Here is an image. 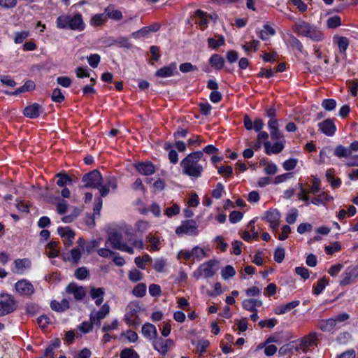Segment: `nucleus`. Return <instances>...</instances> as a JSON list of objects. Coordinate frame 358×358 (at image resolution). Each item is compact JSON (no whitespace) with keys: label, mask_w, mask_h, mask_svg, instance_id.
<instances>
[{"label":"nucleus","mask_w":358,"mask_h":358,"mask_svg":"<svg viewBox=\"0 0 358 358\" xmlns=\"http://www.w3.org/2000/svg\"><path fill=\"white\" fill-rule=\"evenodd\" d=\"M203 155V152L197 151L186 156L180 162L182 173L192 178L201 177L204 169L201 163Z\"/></svg>","instance_id":"nucleus-1"},{"label":"nucleus","mask_w":358,"mask_h":358,"mask_svg":"<svg viewBox=\"0 0 358 358\" xmlns=\"http://www.w3.org/2000/svg\"><path fill=\"white\" fill-rule=\"evenodd\" d=\"M292 29L298 35L310 38L313 41L319 42L324 39L322 31L305 21L296 22Z\"/></svg>","instance_id":"nucleus-2"},{"label":"nucleus","mask_w":358,"mask_h":358,"mask_svg":"<svg viewBox=\"0 0 358 358\" xmlns=\"http://www.w3.org/2000/svg\"><path fill=\"white\" fill-rule=\"evenodd\" d=\"M57 26L61 29H70L72 30L83 31L85 29V23L81 14L78 13L73 16L62 15L57 19Z\"/></svg>","instance_id":"nucleus-3"},{"label":"nucleus","mask_w":358,"mask_h":358,"mask_svg":"<svg viewBox=\"0 0 358 358\" xmlns=\"http://www.w3.org/2000/svg\"><path fill=\"white\" fill-rule=\"evenodd\" d=\"M82 180L85 183V187H92L99 189L103 178L100 172L98 170L94 169L90 173L85 174Z\"/></svg>","instance_id":"nucleus-4"},{"label":"nucleus","mask_w":358,"mask_h":358,"mask_svg":"<svg viewBox=\"0 0 358 358\" xmlns=\"http://www.w3.org/2000/svg\"><path fill=\"white\" fill-rule=\"evenodd\" d=\"M318 341L317 334L316 332H311L297 341L298 345L296 347V351L301 350L306 353L310 347L316 345Z\"/></svg>","instance_id":"nucleus-5"},{"label":"nucleus","mask_w":358,"mask_h":358,"mask_svg":"<svg viewBox=\"0 0 358 358\" xmlns=\"http://www.w3.org/2000/svg\"><path fill=\"white\" fill-rule=\"evenodd\" d=\"M65 292L69 296H73L76 301H82L87 295L86 288L74 282H70L66 287Z\"/></svg>","instance_id":"nucleus-6"},{"label":"nucleus","mask_w":358,"mask_h":358,"mask_svg":"<svg viewBox=\"0 0 358 358\" xmlns=\"http://www.w3.org/2000/svg\"><path fill=\"white\" fill-rule=\"evenodd\" d=\"M217 262L215 260H209L206 263L200 265L199 268L194 273V277L199 279L201 276L205 278H210L215 275V271L213 270V267L216 266Z\"/></svg>","instance_id":"nucleus-7"},{"label":"nucleus","mask_w":358,"mask_h":358,"mask_svg":"<svg viewBox=\"0 0 358 358\" xmlns=\"http://www.w3.org/2000/svg\"><path fill=\"white\" fill-rule=\"evenodd\" d=\"M16 308V304L13 298L9 294L0 296V317L13 312Z\"/></svg>","instance_id":"nucleus-8"},{"label":"nucleus","mask_w":358,"mask_h":358,"mask_svg":"<svg viewBox=\"0 0 358 358\" xmlns=\"http://www.w3.org/2000/svg\"><path fill=\"white\" fill-rule=\"evenodd\" d=\"M176 233L178 236L183 234L196 236L198 234L197 224L193 220L182 222V224L176 229Z\"/></svg>","instance_id":"nucleus-9"},{"label":"nucleus","mask_w":358,"mask_h":358,"mask_svg":"<svg viewBox=\"0 0 358 358\" xmlns=\"http://www.w3.org/2000/svg\"><path fill=\"white\" fill-rule=\"evenodd\" d=\"M110 310V306L108 303H104L99 310L96 311L94 310L91 312L90 320L92 324L100 326L101 320L109 314Z\"/></svg>","instance_id":"nucleus-10"},{"label":"nucleus","mask_w":358,"mask_h":358,"mask_svg":"<svg viewBox=\"0 0 358 358\" xmlns=\"http://www.w3.org/2000/svg\"><path fill=\"white\" fill-rule=\"evenodd\" d=\"M268 223H270V227L273 231H277L279 227L280 214L276 210H271L265 213L264 217L262 218Z\"/></svg>","instance_id":"nucleus-11"},{"label":"nucleus","mask_w":358,"mask_h":358,"mask_svg":"<svg viewBox=\"0 0 358 358\" xmlns=\"http://www.w3.org/2000/svg\"><path fill=\"white\" fill-rule=\"evenodd\" d=\"M15 288L20 295L29 296L34 292L33 285L25 279L17 281L15 285Z\"/></svg>","instance_id":"nucleus-12"},{"label":"nucleus","mask_w":358,"mask_h":358,"mask_svg":"<svg viewBox=\"0 0 358 358\" xmlns=\"http://www.w3.org/2000/svg\"><path fill=\"white\" fill-rule=\"evenodd\" d=\"M358 277V268L355 266L348 267L342 274L340 285L345 286L351 284Z\"/></svg>","instance_id":"nucleus-13"},{"label":"nucleus","mask_w":358,"mask_h":358,"mask_svg":"<svg viewBox=\"0 0 358 358\" xmlns=\"http://www.w3.org/2000/svg\"><path fill=\"white\" fill-rule=\"evenodd\" d=\"M125 243L122 242V235L118 232H112L106 241V245H110L113 249L120 250Z\"/></svg>","instance_id":"nucleus-14"},{"label":"nucleus","mask_w":358,"mask_h":358,"mask_svg":"<svg viewBox=\"0 0 358 358\" xmlns=\"http://www.w3.org/2000/svg\"><path fill=\"white\" fill-rule=\"evenodd\" d=\"M105 185L101 184L99 193L101 196L105 197L110 192V189H115L117 187V180L114 176H107L104 178Z\"/></svg>","instance_id":"nucleus-15"},{"label":"nucleus","mask_w":358,"mask_h":358,"mask_svg":"<svg viewBox=\"0 0 358 358\" xmlns=\"http://www.w3.org/2000/svg\"><path fill=\"white\" fill-rule=\"evenodd\" d=\"M173 344L171 339L164 340L162 338L157 337L153 341L155 350H157L162 355H166L169 352V347Z\"/></svg>","instance_id":"nucleus-16"},{"label":"nucleus","mask_w":358,"mask_h":358,"mask_svg":"<svg viewBox=\"0 0 358 358\" xmlns=\"http://www.w3.org/2000/svg\"><path fill=\"white\" fill-rule=\"evenodd\" d=\"M320 130L327 136H331L335 134L336 126L334 121L331 119H326L325 120L318 124Z\"/></svg>","instance_id":"nucleus-17"},{"label":"nucleus","mask_w":358,"mask_h":358,"mask_svg":"<svg viewBox=\"0 0 358 358\" xmlns=\"http://www.w3.org/2000/svg\"><path fill=\"white\" fill-rule=\"evenodd\" d=\"M41 112L42 108L41 105L37 103L27 106L23 110V113L26 117L32 119L37 118Z\"/></svg>","instance_id":"nucleus-18"},{"label":"nucleus","mask_w":358,"mask_h":358,"mask_svg":"<svg viewBox=\"0 0 358 358\" xmlns=\"http://www.w3.org/2000/svg\"><path fill=\"white\" fill-rule=\"evenodd\" d=\"M58 234L66 239L64 241V244L66 246H70L73 243V239L74 238L75 234L71 229L69 227H59L57 229Z\"/></svg>","instance_id":"nucleus-19"},{"label":"nucleus","mask_w":358,"mask_h":358,"mask_svg":"<svg viewBox=\"0 0 358 358\" xmlns=\"http://www.w3.org/2000/svg\"><path fill=\"white\" fill-rule=\"evenodd\" d=\"M135 167L141 174L145 176H150L155 172V166L150 162L138 163Z\"/></svg>","instance_id":"nucleus-20"},{"label":"nucleus","mask_w":358,"mask_h":358,"mask_svg":"<svg viewBox=\"0 0 358 358\" xmlns=\"http://www.w3.org/2000/svg\"><path fill=\"white\" fill-rule=\"evenodd\" d=\"M264 145L267 155L278 154L284 148V144L281 141L275 143L273 145H271L269 141H265L264 142Z\"/></svg>","instance_id":"nucleus-21"},{"label":"nucleus","mask_w":358,"mask_h":358,"mask_svg":"<svg viewBox=\"0 0 358 358\" xmlns=\"http://www.w3.org/2000/svg\"><path fill=\"white\" fill-rule=\"evenodd\" d=\"M142 334L150 340L155 339L158 335L155 326L149 322L143 325Z\"/></svg>","instance_id":"nucleus-22"},{"label":"nucleus","mask_w":358,"mask_h":358,"mask_svg":"<svg viewBox=\"0 0 358 358\" xmlns=\"http://www.w3.org/2000/svg\"><path fill=\"white\" fill-rule=\"evenodd\" d=\"M15 268L13 271L15 273H22L31 266V262L28 259H17L14 261Z\"/></svg>","instance_id":"nucleus-23"},{"label":"nucleus","mask_w":358,"mask_h":358,"mask_svg":"<svg viewBox=\"0 0 358 358\" xmlns=\"http://www.w3.org/2000/svg\"><path fill=\"white\" fill-rule=\"evenodd\" d=\"M176 64L172 63L169 66H164L157 71L155 76L159 78L170 77L173 75V72L176 71Z\"/></svg>","instance_id":"nucleus-24"},{"label":"nucleus","mask_w":358,"mask_h":358,"mask_svg":"<svg viewBox=\"0 0 358 358\" xmlns=\"http://www.w3.org/2000/svg\"><path fill=\"white\" fill-rule=\"evenodd\" d=\"M300 303V301L298 300L293 301L292 302L287 303L285 305L278 306L275 309V313L277 315H282L285 314L291 310L294 309L296 306H298Z\"/></svg>","instance_id":"nucleus-25"},{"label":"nucleus","mask_w":358,"mask_h":358,"mask_svg":"<svg viewBox=\"0 0 358 358\" xmlns=\"http://www.w3.org/2000/svg\"><path fill=\"white\" fill-rule=\"evenodd\" d=\"M194 16L197 18L196 22L199 24L202 30H204L208 23V18L206 13L201 10H196L194 13Z\"/></svg>","instance_id":"nucleus-26"},{"label":"nucleus","mask_w":358,"mask_h":358,"mask_svg":"<svg viewBox=\"0 0 358 358\" xmlns=\"http://www.w3.org/2000/svg\"><path fill=\"white\" fill-rule=\"evenodd\" d=\"M50 307L57 312H64L69 308V301L66 299H62L60 303L54 300L51 302Z\"/></svg>","instance_id":"nucleus-27"},{"label":"nucleus","mask_w":358,"mask_h":358,"mask_svg":"<svg viewBox=\"0 0 358 358\" xmlns=\"http://www.w3.org/2000/svg\"><path fill=\"white\" fill-rule=\"evenodd\" d=\"M334 199L333 196L329 195L328 193L323 192L317 196H315L312 200L311 203L315 205L325 204L327 202H330Z\"/></svg>","instance_id":"nucleus-28"},{"label":"nucleus","mask_w":358,"mask_h":358,"mask_svg":"<svg viewBox=\"0 0 358 358\" xmlns=\"http://www.w3.org/2000/svg\"><path fill=\"white\" fill-rule=\"evenodd\" d=\"M336 320L334 318H329L326 320H322L319 323V328L322 331H331L336 327Z\"/></svg>","instance_id":"nucleus-29"},{"label":"nucleus","mask_w":358,"mask_h":358,"mask_svg":"<svg viewBox=\"0 0 358 358\" xmlns=\"http://www.w3.org/2000/svg\"><path fill=\"white\" fill-rule=\"evenodd\" d=\"M224 62V59L217 54L213 55L209 59L210 65L217 70H220L223 67Z\"/></svg>","instance_id":"nucleus-30"},{"label":"nucleus","mask_w":358,"mask_h":358,"mask_svg":"<svg viewBox=\"0 0 358 358\" xmlns=\"http://www.w3.org/2000/svg\"><path fill=\"white\" fill-rule=\"evenodd\" d=\"M328 284L329 278L322 277L317 281L316 286L313 287V294L315 295H319L322 292Z\"/></svg>","instance_id":"nucleus-31"},{"label":"nucleus","mask_w":358,"mask_h":358,"mask_svg":"<svg viewBox=\"0 0 358 358\" xmlns=\"http://www.w3.org/2000/svg\"><path fill=\"white\" fill-rule=\"evenodd\" d=\"M275 34V31L268 24H265L263 29L259 32V37L262 40L266 41L271 36H273Z\"/></svg>","instance_id":"nucleus-32"},{"label":"nucleus","mask_w":358,"mask_h":358,"mask_svg":"<svg viewBox=\"0 0 358 358\" xmlns=\"http://www.w3.org/2000/svg\"><path fill=\"white\" fill-rule=\"evenodd\" d=\"M58 242L56 241H50L48 245L47 249L48 251L47 252V255L50 258H55L57 257L59 254V251L57 249Z\"/></svg>","instance_id":"nucleus-33"},{"label":"nucleus","mask_w":358,"mask_h":358,"mask_svg":"<svg viewBox=\"0 0 358 358\" xmlns=\"http://www.w3.org/2000/svg\"><path fill=\"white\" fill-rule=\"evenodd\" d=\"M106 16L114 20H120L122 18V13L120 10L108 7L106 9Z\"/></svg>","instance_id":"nucleus-34"},{"label":"nucleus","mask_w":358,"mask_h":358,"mask_svg":"<svg viewBox=\"0 0 358 358\" xmlns=\"http://www.w3.org/2000/svg\"><path fill=\"white\" fill-rule=\"evenodd\" d=\"M217 37L218 38L217 40L213 38H210L208 39V44L210 48L215 49L224 45V37L222 35H218L217 36Z\"/></svg>","instance_id":"nucleus-35"},{"label":"nucleus","mask_w":358,"mask_h":358,"mask_svg":"<svg viewBox=\"0 0 358 358\" xmlns=\"http://www.w3.org/2000/svg\"><path fill=\"white\" fill-rule=\"evenodd\" d=\"M334 40L336 41L341 52H345L349 45V41L343 36H335Z\"/></svg>","instance_id":"nucleus-36"},{"label":"nucleus","mask_w":358,"mask_h":358,"mask_svg":"<svg viewBox=\"0 0 358 358\" xmlns=\"http://www.w3.org/2000/svg\"><path fill=\"white\" fill-rule=\"evenodd\" d=\"M334 154L338 157H348L351 155V152L349 148L338 145L335 148Z\"/></svg>","instance_id":"nucleus-37"},{"label":"nucleus","mask_w":358,"mask_h":358,"mask_svg":"<svg viewBox=\"0 0 358 358\" xmlns=\"http://www.w3.org/2000/svg\"><path fill=\"white\" fill-rule=\"evenodd\" d=\"M58 178L57 185L59 187H64L68 183H71L72 180L64 173H59L56 176Z\"/></svg>","instance_id":"nucleus-38"},{"label":"nucleus","mask_w":358,"mask_h":358,"mask_svg":"<svg viewBox=\"0 0 358 358\" xmlns=\"http://www.w3.org/2000/svg\"><path fill=\"white\" fill-rule=\"evenodd\" d=\"M327 24L330 29L336 28L341 24V19L338 15L331 17L327 20Z\"/></svg>","instance_id":"nucleus-39"},{"label":"nucleus","mask_w":358,"mask_h":358,"mask_svg":"<svg viewBox=\"0 0 358 358\" xmlns=\"http://www.w3.org/2000/svg\"><path fill=\"white\" fill-rule=\"evenodd\" d=\"M133 294L136 297H143L146 293V286L143 283L138 284L133 289Z\"/></svg>","instance_id":"nucleus-40"},{"label":"nucleus","mask_w":358,"mask_h":358,"mask_svg":"<svg viewBox=\"0 0 358 358\" xmlns=\"http://www.w3.org/2000/svg\"><path fill=\"white\" fill-rule=\"evenodd\" d=\"M192 257L198 260H201L202 258L206 257V253L204 250L199 246H195L192 250Z\"/></svg>","instance_id":"nucleus-41"},{"label":"nucleus","mask_w":358,"mask_h":358,"mask_svg":"<svg viewBox=\"0 0 358 358\" xmlns=\"http://www.w3.org/2000/svg\"><path fill=\"white\" fill-rule=\"evenodd\" d=\"M90 295L92 299L100 298L101 296H104L105 290L101 287H91L90 290Z\"/></svg>","instance_id":"nucleus-42"},{"label":"nucleus","mask_w":358,"mask_h":358,"mask_svg":"<svg viewBox=\"0 0 358 358\" xmlns=\"http://www.w3.org/2000/svg\"><path fill=\"white\" fill-rule=\"evenodd\" d=\"M90 66L92 68H96L101 61V57L98 54H92L87 57Z\"/></svg>","instance_id":"nucleus-43"},{"label":"nucleus","mask_w":358,"mask_h":358,"mask_svg":"<svg viewBox=\"0 0 358 358\" xmlns=\"http://www.w3.org/2000/svg\"><path fill=\"white\" fill-rule=\"evenodd\" d=\"M120 358H139L138 355L131 348H126L120 352Z\"/></svg>","instance_id":"nucleus-44"},{"label":"nucleus","mask_w":358,"mask_h":358,"mask_svg":"<svg viewBox=\"0 0 358 358\" xmlns=\"http://www.w3.org/2000/svg\"><path fill=\"white\" fill-rule=\"evenodd\" d=\"M221 273L223 279L227 280L235 275L236 271L233 266L228 265L222 271Z\"/></svg>","instance_id":"nucleus-45"},{"label":"nucleus","mask_w":358,"mask_h":358,"mask_svg":"<svg viewBox=\"0 0 358 358\" xmlns=\"http://www.w3.org/2000/svg\"><path fill=\"white\" fill-rule=\"evenodd\" d=\"M74 275L78 280H85L89 275V271L85 267H80L76 270Z\"/></svg>","instance_id":"nucleus-46"},{"label":"nucleus","mask_w":358,"mask_h":358,"mask_svg":"<svg viewBox=\"0 0 358 358\" xmlns=\"http://www.w3.org/2000/svg\"><path fill=\"white\" fill-rule=\"evenodd\" d=\"M106 19L104 14H96L92 17L91 24L94 26H100L106 22Z\"/></svg>","instance_id":"nucleus-47"},{"label":"nucleus","mask_w":358,"mask_h":358,"mask_svg":"<svg viewBox=\"0 0 358 358\" xmlns=\"http://www.w3.org/2000/svg\"><path fill=\"white\" fill-rule=\"evenodd\" d=\"M312 186L308 190V192L316 194L320 190V180L317 177H313L311 180Z\"/></svg>","instance_id":"nucleus-48"},{"label":"nucleus","mask_w":358,"mask_h":358,"mask_svg":"<svg viewBox=\"0 0 358 358\" xmlns=\"http://www.w3.org/2000/svg\"><path fill=\"white\" fill-rule=\"evenodd\" d=\"M346 84L351 94L355 96L357 94L358 80H348Z\"/></svg>","instance_id":"nucleus-49"},{"label":"nucleus","mask_w":358,"mask_h":358,"mask_svg":"<svg viewBox=\"0 0 358 358\" xmlns=\"http://www.w3.org/2000/svg\"><path fill=\"white\" fill-rule=\"evenodd\" d=\"M300 187V192L298 193L297 196L299 199H301L306 201V205L308 206L310 204L309 196L307 195L308 194V190L305 189L303 187L302 184H299Z\"/></svg>","instance_id":"nucleus-50"},{"label":"nucleus","mask_w":358,"mask_h":358,"mask_svg":"<svg viewBox=\"0 0 358 358\" xmlns=\"http://www.w3.org/2000/svg\"><path fill=\"white\" fill-rule=\"evenodd\" d=\"M51 98L52 100L56 103H61L65 99L61 92V90L59 88H56L53 90Z\"/></svg>","instance_id":"nucleus-51"},{"label":"nucleus","mask_w":358,"mask_h":358,"mask_svg":"<svg viewBox=\"0 0 358 358\" xmlns=\"http://www.w3.org/2000/svg\"><path fill=\"white\" fill-rule=\"evenodd\" d=\"M285 249L280 247H278L275 249L274 252V259L278 263H281L285 258Z\"/></svg>","instance_id":"nucleus-52"},{"label":"nucleus","mask_w":358,"mask_h":358,"mask_svg":"<svg viewBox=\"0 0 358 358\" xmlns=\"http://www.w3.org/2000/svg\"><path fill=\"white\" fill-rule=\"evenodd\" d=\"M322 106L328 111L334 110L336 106V102L334 99H324L322 103Z\"/></svg>","instance_id":"nucleus-53"},{"label":"nucleus","mask_w":358,"mask_h":358,"mask_svg":"<svg viewBox=\"0 0 358 358\" xmlns=\"http://www.w3.org/2000/svg\"><path fill=\"white\" fill-rule=\"evenodd\" d=\"M341 248V244L338 242H334L333 244L326 246L324 250L327 254L333 255L334 252L340 250Z\"/></svg>","instance_id":"nucleus-54"},{"label":"nucleus","mask_w":358,"mask_h":358,"mask_svg":"<svg viewBox=\"0 0 358 358\" xmlns=\"http://www.w3.org/2000/svg\"><path fill=\"white\" fill-rule=\"evenodd\" d=\"M180 71L182 73H188L190 71H197L196 66L192 65L191 63L187 62L181 64L179 66Z\"/></svg>","instance_id":"nucleus-55"},{"label":"nucleus","mask_w":358,"mask_h":358,"mask_svg":"<svg viewBox=\"0 0 358 358\" xmlns=\"http://www.w3.org/2000/svg\"><path fill=\"white\" fill-rule=\"evenodd\" d=\"M289 43L291 46L296 48L300 52H302L303 50V45L301 43V41L297 39L295 36H291L289 38Z\"/></svg>","instance_id":"nucleus-56"},{"label":"nucleus","mask_w":358,"mask_h":358,"mask_svg":"<svg viewBox=\"0 0 358 358\" xmlns=\"http://www.w3.org/2000/svg\"><path fill=\"white\" fill-rule=\"evenodd\" d=\"M295 272L297 275L301 277L303 280H307L309 276L310 273L308 270L303 266H298L295 268Z\"/></svg>","instance_id":"nucleus-57"},{"label":"nucleus","mask_w":358,"mask_h":358,"mask_svg":"<svg viewBox=\"0 0 358 358\" xmlns=\"http://www.w3.org/2000/svg\"><path fill=\"white\" fill-rule=\"evenodd\" d=\"M259 41L256 40H252L249 43H245L243 45V49L245 52H250L251 50L256 51L258 48Z\"/></svg>","instance_id":"nucleus-58"},{"label":"nucleus","mask_w":358,"mask_h":358,"mask_svg":"<svg viewBox=\"0 0 358 358\" xmlns=\"http://www.w3.org/2000/svg\"><path fill=\"white\" fill-rule=\"evenodd\" d=\"M223 191L224 185L222 183L219 182L216 185L215 188L213 190L212 196L216 199H220L222 195Z\"/></svg>","instance_id":"nucleus-59"},{"label":"nucleus","mask_w":358,"mask_h":358,"mask_svg":"<svg viewBox=\"0 0 358 358\" xmlns=\"http://www.w3.org/2000/svg\"><path fill=\"white\" fill-rule=\"evenodd\" d=\"M29 35V31H22L20 32H17L15 34L14 42L15 43H21L23 42L24 39H26Z\"/></svg>","instance_id":"nucleus-60"},{"label":"nucleus","mask_w":358,"mask_h":358,"mask_svg":"<svg viewBox=\"0 0 358 358\" xmlns=\"http://www.w3.org/2000/svg\"><path fill=\"white\" fill-rule=\"evenodd\" d=\"M141 278L142 273L136 269L131 271L129 273V279L134 282L139 281Z\"/></svg>","instance_id":"nucleus-61"},{"label":"nucleus","mask_w":358,"mask_h":358,"mask_svg":"<svg viewBox=\"0 0 358 358\" xmlns=\"http://www.w3.org/2000/svg\"><path fill=\"white\" fill-rule=\"evenodd\" d=\"M296 164H297V159H289L288 160H286L282 164V166L286 171H292L296 167Z\"/></svg>","instance_id":"nucleus-62"},{"label":"nucleus","mask_w":358,"mask_h":358,"mask_svg":"<svg viewBox=\"0 0 358 358\" xmlns=\"http://www.w3.org/2000/svg\"><path fill=\"white\" fill-rule=\"evenodd\" d=\"M57 83L64 87H69L71 85V79L67 76H60L57 78Z\"/></svg>","instance_id":"nucleus-63"},{"label":"nucleus","mask_w":358,"mask_h":358,"mask_svg":"<svg viewBox=\"0 0 358 358\" xmlns=\"http://www.w3.org/2000/svg\"><path fill=\"white\" fill-rule=\"evenodd\" d=\"M243 213L239 211H232L229 215V220L231 223H236L243 218Z\"/></svg>","instance_id":"nucleus-64"}]
</instances>
